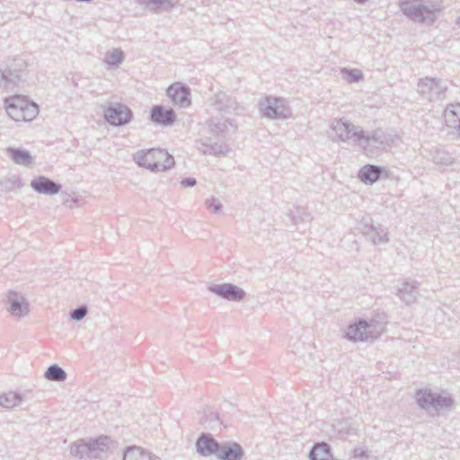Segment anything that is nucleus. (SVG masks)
<instances>
[{
  "instance_id": "nucleus-32",
  "label": "nucleus",
  "mask_w": 460,
  "mask_h": 460,
  "mask_svg": "<svg viewBox=\"0 0 460 460\" xmlns=\"http://www.w3.org/2000/svg\"><path fill=\"white\" fill-rule=\"evenodd\" d=\"M22 402V396L15 392L10 391L0 395V407L12 410L19 406Z\"/></svg>"
},
{
  "instance_id": "nucleus-29",
  "label": "nucleus",
  "mask_w": 460,
  "mask_h": 460,
  "mask_svg": "<svg viewBox=\"0 0 460 460\" xmlns=\"http://www.w3.org/2000/svg\"><path fill=\"white\" fill-rule=\"evenodd\" d=\"M123 460H161L158 456L145 451L139 447H128L123 454Z\"/></svg>"
},
{
  "instance_id": "nucleus-20",
  "label": "nucleus",
  "mask_w": 460,
  "mask_h": 460,
  "mask_svg": "<svg viewBox=\"0 0 460 460\" xmlns=\"http://www.w3.org/2000/svg\"><path fill=\"white\" fill-rule=\"evenodd\" d=\"M31 187L38 193L44 195H55L61 190L59 183L45 176H38L31 181Z\"/></svg>"
},
{
  "instance_id": "nucleus-4",
  "label": "nucleus",
  "mask_w": 460,
  "mask_h": 460,
  "mask_svg": "<svg viewBox=\"0 0 460 460\" xmlns=\"http://www.w3.org/2000/svg\"><path fill=\"white\" fill-rule=\"evenodd\" d=\"M4 108L8 116L15 121H31L40 111L35 102L22 95L4 98Z\"/></svg>"
},
{
  "instance_id": "nucleus-23",
  "label": "nucleus",
  "mask_w": 460,
  "mask_h": 460,
  "mask_svg": "<svg viewBox=\"0 0 460 460\" xmlns=\"http://www.w3.org/2000/svg\"><path fill=\"white\" fill-rule=\"evenodd\" d=\"M243 456L242 447L235 443H225L220 445L217 457L220 460H241Z\"/></svg>"
},
{
  "instance_id": "nucleus-33",
  "label": "nucleus",
  "mask_w": 460,
  "mask_h": 460,
  "mask_svg": "<svg viewBox=\"0 0 460 460\" xmlns=\"http://www.w3.org/2000/svg\"><path fill=\"white\" fill-rule=\"evenodd\" d=\"M72 456L79 457L80 459L91 458V451L88 440L79 439L75 441L70 448Z\"/></svg>"
},
{
  "instance_id": "nucleus-15",
  "label": "nucleus",
  "mask_w": 460,
  "mask_h": 460,
  "mask_svg": "<svg viewBox=\"0 0 460 460\" xmlns=\"http://www.w3.org/2000/svg\"><path fill=\"white\" fill-rule=\"evenodd\" d=\"M7 311L12 316L22 318L29 314V303L26 298L14 291H9L7 295Z\"/></svg>"
},
{
  "instance_id": "nucleus-27",
  "label": "nucleus",
  "mask_w": 460,
  "mask_h": 460,
  "mask_svg": "<svg viewBox=\"0 0 460 460\" xmlns=\"http://www.w3.org/2000/svg\"><path fill=\"white\" fill-rule=\"evenodd\" d=\"M444 120L448 128L457 129L460 135V103H450L444 111Z\"/></svg>"
},
{
  "instance_id": "nucleus-18",
  "label": "nucleus",
  "mask_w": 460,
  "mask_h": 460,
  "mask_svg": "<svg viewBox=\"0 0 460 460\" xmlns=\"http://www.w3.org/2000/svg\"><path fill=\"white\" fill-rule=\"evenodd\" d=\"M220 444L210 434L202 433L196 441V450L199 456L208 457L217 456Z\"/></svg>"
},
{
  "instance_id": "nucleus-6",
  "label": "nucleus",
  "mask_w": 460,
  "mask_h": 460,
  "mask_svg": "<svg viewBox=\"0 0 460 460\" xmlns=\"http://www.w3.org/2000/svg\"><path fill=\"white\" fill-rule=\"evenodd\" d=\"M259 111L268 119H286L291 116L288 102L281 97L266 96L259 102Z\"/></svg>"
},
{
  "instance_id": "nucleus-19",
  "label": "nucleus",
  "mask_w": 460,
  "mask_h": 460,
  "mask_svg": "<svg viewBox=\"0 0 460 460\" xmlns=\"http://www.w3.org/2000/svg\"><path fill=\"white\" fill-rule=\"evenodd\" d=\"M196 147L205 155H225L230 151V148L227 145L222 142L212 144L210 143V138L208 137L197 140Z\"/></svg>"
},
{
  "instance_id": "nucleus-16",
  "label": "nucleus",
  "mask_w": 460,
  "mask_h": 460,
  "mask_svg": "<svg viewBox=\"0 0 460 460\" xmlns=\"http://www.w3.org/2000/svg\"><path fill=\"white\" fill-rule=\"evenodd\" d=\"M419 287L415 280H404L396 288L395 295L407 305L415 304L418 300Z\"/></svg>"
},
{
  "instance_id": "nucleus-21",
  "label": "nucleus",
  "mask_w": 460,
  "mask_h": 460,
  "mask_svg": "<svg viewBox=\"0 0 460 460\" xmlns=\"http://www.w3.org/2000/svg\"><path fill=\"white\" fill-rule=\"evenodd\" d=\"M360 230L361 233L367 236L374 244L386 243L389 241L387 228L381 225L375 226L373 225L366 224L360 227Z\"/></svg>"
},
{
  "instance_id": "nucleus-2",
  "label": "nucleus",
  "mask_w": 460,
  "mask_h": 460,
  "mask_svg": "<svg viewBox=\"0 0 460 460\" xmlns=\"http://www.w3.org/2000/svg\"><path fill=\"white\" fill-rule=\"evenodd\" d=\"M399 7L402 13L415 22L433 23L436 13L441 10L438 2L428 0H401Z\"/></svg>"
},
{
  "instance_id": "nucleus-35",
  "label": "nucleus",
  "mask_w": 460,
  "mask_h": 460,
  "mask_svg": "<svg viewBox=\"0 0 460 460\" xmlns=\"http://www.w3.org/2000/svg\"><path fill=\"white\" fill-rule=\"evenodd\" d=\"M45 377L49 381L61 382L66 380V373L62 367L54 364L48 367Z\"/></svg>"
},
{
  "instance_id": "nucleus-46",
  "label": "nucleus",
  "mask_w": 460,
  "mask_h": 460,
  "mask_svg": "<svg viewBox=\"0 0 460 460\" xmlns=\"http://www.w3.org/2000/svg\"><path fill=\"white\" fill-rule=\"evenodd\" d=\"M456 24L460 25V16L457 18L456 22Z\"/></svg>"
},
{
  "instance_id": "nucleus-38",
  "label": "nucleus",
  "mask_w": 460,
  "mask_h": 460,
  "mask_svg": "<svg viewBox=\"0 0 460 460\" xmlns=\"http://www.w3.org/2000/svg\"><path fill=\"white\" fill-rule=\"evenodd\" d=\"M88 313V308L86 305H80L77 308L72 310L70 312L71 319L75 321H80L84 319Z\"/></svg>"
},
{
  "instance_id": "nucleus-11",
  "label": "nucleus",
  "mask_w": 460,
  "mask_h": 460,
  "mask_svg": "<svg viewBox=\"0 0 460 460\" xmlns=\"http://www.w3.org/2000/svg\"><path fill=\"white\" fill-rule=\"evenodd\" d=\"M27 65L22 59H15L10 67L0 71V86L13 87L25 79L24 69Z\"/></svg>"
},
{
  "instance_id": "nucleus-1",
  "label": "nucleus",
  "mask_w": 460,
  "mask_h": 460,
  "mask_svg": "<svg viewBox=\"0 0 460 460\" xmlns=\"http://www.w3.org/2000/svg\"><path fill=\"white\" fill-rule=\"evenodd\" d=\"M385 315H376L367 321L357 318L344 330L343 337L352 342H365L379 338L386 328Z\"/></svg>"
},
{
  "instance_id": "nucleus-44",
  "label": "nucleus",
  "mask_w": 460,
  "mask_h": 460,
  "mask_svg": "<svg viewBox=\"0 0 460 460\" xmlns=\"http://www.w3.org/2000/svg\"><path fill=\"white\" fill-rule=\"evenodd\" d=\"M292 220H293V224H294V225H297V224H298V222H297V220H296V217H293Z\"/></svg>"
},
{
  "instance_id": "nucleus-12",
  "label": "nucleus",
  "mask_w": 460,
  "mask_h": 460,
  "mask_svg": "<svg viewBox=\"0 0 460 460\" xmlns=\"http://www.w3.org/2000/svg\"><path fill=\"white\" fill-rule=\"evenodd\" d=\"M133 113L125 104L115 102L104 111V118L111 125L123 126L129 123Z\"/></svg>"
},
{
  "instance_id": "nucleus-13",
  "label": "nucleus",
  "mask_w": 460,
  "mask_h": 460,
  "mask_svg": "<svg viewBox=\"0 0 460 460\" xmlns=\"http://www.w3.org/2000/svg\"><path fill=\"white\" fill-rule=\"evenodd\" d=\"M208 290L229 301L239 302L245 296L243 289L231 283L215 284L210 286Z\"/></svg>"
},
{
  "instance_id": "nucleus-37",
  "label": "nucleus",
  "mask_w": 460,
  "mask_h": 460,
  "mask_svg": "<svg viewBox=\"0 0 460 460\" xmlns=\"http://www.w3.org/2000/svg\"><path fill=\"white\" fill-rule=\"evenodd\" d=\"M200 422L205 429H214L219 422V418L217 413L209 411L208 414H206L205 417L201 419Z\"/></svg>"
},
{
  "instance_id": "nucleus-17",
  "label": "nucleus",
  "mask_w": 460,
  "mask_h": 460,
  "mask_svg": "<svg viewBox=\"0 0 460 460\" xmlns=\"http://www.w3.org/2000/svg\"><path fill=\"white\" fill-rule=\"evenodd\" d=\"M150 119L164 127L172 126L176 120V114L171 108H165L163 105H155L151 109Z\"/></svg>"
},
{
  "instance_id": "nucleus-8",
  "label": "nucleus",
  "mask_w": 460,
  "mask_h": 460,
  "mask_svg": "<svg viewBox=\"0 0 460 460\" xmlns=\"http://www.w3.org/2000/svg\"><path fill=\"white\" fill-rule=\"evenodd\" d=\"M418 405L424 410L449 409L454 404V400L449 395H442L433 393L429 389H421L416 392Z\"/></svg>"
},
{
  "instance_id": "nucleus-45",
  "label": "nucleus",
  "mask_w": 460,
  "mask_h": 460,
  "mask_svg": "<svg viewBox=\"0 0 460 460\" xmlns=\"http://www.w3.org/2000/svg\"><path fill=\"white\" fill-rule=\"evenodd\" d=\"M76 2H84V3H89L91 2L92 0H75Z\"/></svg>"
},
{
  "instance_id": "nucleus-31",
  "label": "nucleus",
  "mask_w": 460,
  "mask_h": 460,
  "mask_svg": "<svg viewBox=\"0 0 460 460\" xmlns=\"http://www.w3.org/2000/svg\"><path fill=\"white\" fill-rule=\"evenodd\" d=\"M310 460H333L332 449L329 444L321 442L315 444L309 453Z\"/></svg>"
},
{
  "instance_id": "nucleus-24",
  "label": "nucleus",
  "mask_w": 460,
  "mask_h": 460,
  "mask_svg": "<svg viewBox=\"0 0 460 460\" xmlns=\"http://www.w3.org/2000/svg\"><path fill=\"white\" fill-rule=\"evenodd\" d=\"M208 130L212 136H220L228 131L229 128H235L234 120L224 118H210L207 121Z\"/></svg>"
},
{
  "instance_id": "nucleus-47",
  "label": "nucleus",
  "mask_w": 460,
  "mask_h": 460,
  "mask_svg": "<svg viewBox=\"0 0 460 460\" xmlns=\"http://www.w3.org/2000/svg\"><path fill=\"white\" fill-rule=\"evenodd\" d=\"M2 77V75H0V78Z\"/></svg>"
},
{
  "instance_id": "nucleus-34",
  "label": "nucleus",
  "mask_w": 460,
  "mask_h": 460,
  "mask_svg": "<svg viewBox=\"0 0 460 460\" xmlns=\"http://www.w3.org/2000/svg\"><path fill=\"white\" fill-rule=\"evenodd\" d=\"M125 56L120 49H112L106 52L103 62L108 66V68L119 67L124 61Z\"/></svg>"
},
{
  "instance_id": "nucleus-36",
  "label": "nucleus",
  "mask_w": 460,
  "mask_h": 460,
  "mask_svg": "<svg viewBox=\"0 0 460 460\" xmlns=\"http://www.w3.org/2000/svg\"><path fill=\"white\" fill-rule=\"evenodd\" d=\"M341 74L342 75L343 79L349 84L358 83L362 81L364 78L363 72L357 68L349 69L343 67L341 69Z\"/></svg>"
},
{
  "instance_id": "nucleus-42",
  "label": "nucleus",
  "mask_w": 460,
  "mask_h": 460,
  "mask_svg": "<svg viewBox=\"0 0 460 460\" xmlns=\"http://www.w3.org/2000/svg\"><path fill=\"white\" fill-rule=\"evenodd\" d=\"M354 1L357 2L358 4H365L368 0H354Z\"/></svg>"
},
{
  "instance_id": "nucleus-25",
  "label": "nucleus",
  "mask_w": 460,
  "mask_h": 460,
  "mask_svg": "<svg viewBox=\"0 0 460 460\" xmlns=\"http://www.w3.org/2000/svg\"><path fill=\"white\" fill-rule=\"evenodd\" d=\"M89 447L91 451V458H98L102 453H105L113 446L112 439L108 436H100L95 439H89Z\"/></svg>"
},
{
  "instance_id": "nucleus-3",
  "label": "nucleus",
  "mask_w": 460,
  "mask_h": 460,
  "mask_svg": "<svg viewBox=\"0 0 460 460\" xmlns=\"http://www.w3.org/2000/svg\"><path fill=\"white\" fill-rule=\"evenodd\" d=\"M133 160L138 166L153 172L166 171L172 168L175 164L173 156L161 148L138 150L133 155Z\"/></svg>"
},
{
  "instance_id": "nucleus-14",
  "label": "nucleus",
  "mask_w": 460,
  "mask_h": 460,
  "mask_svg": "<svg viewBox=\"0 0 460 460\" xmlns=\"http://www.w3.org/2000/svg\"><path fill=\"white\" fill-rule=\"evenodd\" d=\"M167 95L174 105L187 108L191 104L190 89L181 83H174L167 89Z\"/></svg>"
},
{
  "instance_id": "nucleus-28",
  "label": "nucleus",
  "mask_w": 460,
  "mask_h": 460,
  "mask_svg": "<svg viewBox=\"0 0 460 460\" xmlns=\"http://www.w3.org/2000/svg\"><path fill=\"white\" fill-rule=\"evenodd\" d=\"M8 156L18 165L30 167L33 164V157L30 152L21 148L8 147L6 149Z\"/></svg>"
},
{
  "instance_id": "nucleus-40",
  "label": "nucleus",
  "mask_w": 460,
  "mask_h": 460,
  "mask_svg": "<svg viewBox=\"0 0 460 460\" xmlns=\"http://www.w3.org/2000/svg\"><path fill=\"white\" fill-rule=\"evenodd\" d=\"M353 456L355 458H368L367 451L363 449L362 447H356L353 450Z\"/></svg>"
},
{
  "instance_id": "nucleus-26",
  "label": "nucleus",
  "mask_w": 460,
  "mask_h": 460,
  "mask_svg": "<svg viewBox=\"0 0 460 460\" xmlns=\"http://www.w3.org/2000/svg\"><path fill=\"white\" fill-rule=\"evenodd\" d=\"M137 4L146 9L154 12H170L178 3V0H137Z\"/></svg>"
},
{
  "instance_id": "nucleus-22",
  "label": "nucleus",
  "mask_w": 460,
  "mask_h": 460,
  "mask_svg": "<svg viewBox=\"0 0 460 460\" xmlns=\"http://www.w3.org/2000/svg\"><path fill=\"white\" fill-rule=\"evenodd\" d=\"M388 177L387 172L380 166L375 164H366L358 171V177L365 184H373L376 182L383 175Z\"/></svg>"
},
{
  "instance_id": "nucleus-9",
  "label": "nucleus",
  "mask_w": 460,
  "mask_h": 460,
  "mask_svg": "<svg viewBox=\"0 0 460 460\" xmlns=\"http://www.w3.org/2000/svg\"><path fill=\"white\" fill-rule=\"evenodd\" d=\"M210 110L223 114L238 113L242 107L236 99L226 92L218 91L208 99Z\"/></svg>"
},
{
  "instance_id": "nucleus-5",
  "label": "nucleus",
  "mask_w": 460,
  "mask_h": 460,
  "mask_svg": "<svg viewBox=\"0 0 460 460\" xmlns=\"http://www.w3.org/2000/svg\"><path fill=\"white\" fill-rule=\"evenodd\" d=\"M398 140L399 137L396 135L377 128L370 132L363 130V136L359 137L358 145L367 155H374L377 150L395 145Z\"/></svg>"
},
{
  "instance_id": "nucleus-10",
  "label": "nucleus",
  "mask_w": 460,
  "mask_h": 460,
  "mask_svg": "<svg viewBox=\"0 0 460 460\" xmlns=\"http://www.w3.org/2000/svg\"><path fill=\"white\" fill-rule=\"evenodd\" d=\"M417 86L418 92L427 96L429 101L445 99L447 90V86L441 79L428 76L420 79Z\"/></svg>"
},
{
  "instance_id": "nucleus-30",
  "label": "nucleus",
  "mask_w": 460,
  "mask_h": 460,
  "mask_svg": "<svg viewBox=\"0 0 460 460\" xmlns=\"http://www.w3.org/2000/svg\"><path fill=\"white\" fill-rule=\"evenodd\" d=\"M429 156L433 163L439 167H447L454 162L452 155L443 148L432 147L429 150Z\"/></svg>"
},
{
  "instance_id": "nucleus-41",
  "label": "nucleus",
  "mask_w": 460,
  "mask_h": 460,
  "mask_svg": "<svg viewBox=\"0 0 460 460\" xmlns=\"http://www.w3.org/2000/svg\"><path fill=\"white\" fill-rule=\"evenodd\" d=\"M197 184V181L193 177H188L181 181V185L184 188L193 187Z\"/></svg>"
},
{
  "instance_id": "nucleus-43",
  "label": "nucleus",
  "mask_w": 460,
  "mask_h": 460,
  "mask_svg": "<svg viewBox=\"0 0 460 460\" xmlns=\"http://www.w3.org/2000/svg\"><path fill=\"white\" fill-rule=\"evenodd\" d=\"M303 215L305 216V218H307L308 220H310V215L305 213V212H303Z\"/></svg>"
},
{
  "instance_id": "nucleus-7",
  "label": "nucleus",
  "mask_w": 460,
  "mask_h": 460,
  "mask_svg": "<svg viewBox=\"0 0 460 460\" xmlns=\"http://www.w3.org/2000/svg\"><path fill=\"white\" fill-rule=\"evenodd\" d=\"M363 129L344 119H333L331 124L330 137L333 141L358 144Z\"/></svg>"
},
{
  "instance_id": "nucleus-39",
  "label": "nucleus",
  "mask_w": 460,
  "mask_h": 460,
  "mask_svg": "<svg viewBox=\"0 0 460 460\" xmlns=\"http://www.w3.org/2000/svg\"><path fill=\"white\" fill-rule=\"evenodd\" d=\"M205 206L208 210H210L214 213L219 212L223 208L222 203L217 199H216L214 197L208 199L205 201Z\"/></svg>"
}]
</instances>
